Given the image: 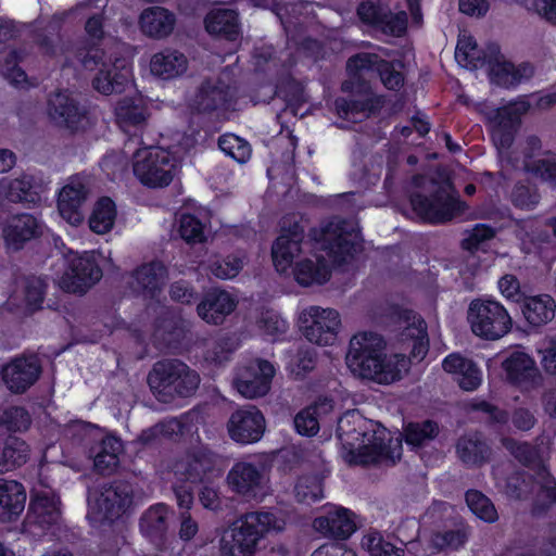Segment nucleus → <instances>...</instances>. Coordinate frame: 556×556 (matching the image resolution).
<instances>
[{
    "label": "nucleus",
    "mask_w": 556,
    "mask_h": 556,
    "mask_svg": "<svg viewBox=\"0 0 556 556\" xmlns=\"http://www.w3.org/2000/svg\"><path fill=\"white\" fill-rule=\"evenodd\" d=\"M84 29L86 36L79 41L76 58L86 70H99L92 78L93 89L104 96L123 93L131 80L132 66L124 56L106 58L102 48L106 36L104 13L91 14Z\"/></svg>",
    "instance_id": "nucleus-1"
},
{
    "label": "nucleus",
    "mask_w": 556,
    "mask_h": 556,
    "mask_svg": "<svg viewBox=\"0 0 556 556\" xmlns=\"http://www.w3.org/2000/svg\"><path fill=\"white\" fill-rule=\"evenodd\" d=\"M396 357L387 355L382 336L364 331L350 340L345 362L354 376L388 384L402 377Z\"/></svg>",
    "instance_id": "nucleus-2"
},
{
    "label": "nucleus",
    "mask_w": 556,
    "mask_h": 556,
    "mask_svg": "<svg viewBox=\"0 0 556 556\" xmlns=\"http://www.w3.org/2000/svg\"><path fill=\"white\" fill-rule=\"evenodd\" d=\"M199 383V374L176 358L157 361L148 375V384L152 393L163 403L193 395Z\"/></svg>",
    "instance_id": "nucleus-3"
},
{
    "label": "nucleus",
    "mask_w": 556,
    "mask_h": 556,
    "mask_svg": "<svg viewBox=\"0 0 556 556\" xmlns=\"http://www.w3.org/2000/svg\"><path fill=\"white\" fill-rule=\"evenodd\" d=\"M277 518L271 511L244 514L220 540L222 556H254L258 541L276 529Z\"/></svg>",
    "instance_id": "nucleus-4"
},
{
    "label": "nucleus",
    "mask_w": 556,
    "mask_h": 556,
    "mask_svg": "<svg viewBox=\"0 0 556 556\" xmlns=\"http://www.w3.org/2000/svg\"><path fill=\"white\" fill-rule=\"evenodd\" d=\"M413 212L425 223L432 225L444 224L464 213L466 203L454 191L453 185L437 184L428 194L413 192L409 195Z\"/></svg>",
    "instance_id": "nucleus-5"
},
{
    "label": "nucleus",
    "mask_w": 556,
    "mask_h": 556,
    "mask_svg": "<svg viewBox=\"0 0 556 556\" xmlns=\"http://www.w3.org/2000/svg\"><path fill=\"white\" fill-rule=\"evenodd\" d=\"M467 319L472 333L488 341L503 338L513 328V318L506 307L491 298L473 299L468 306Z\"/></svg>",
    "instance_id": "nucleus-6"
},
{
    "label": "nucleus",
    "mask_w": 556,
    "mask_h": 556,
    "mask_svg": "<svg viewBox=\"0 0 556 556\" xmlns=\"http://www.w3.org/2000/svg\"><path fill=\"white\" fill-rule=\"evenodd\" d=\"M177 166V159L169 150L150 147L135 154L132 172L143 186L163 188L173 181Z\"/></svg>",
    "instance_id": "nucleus-7"
},
{
    "label": "nucleus",
    "mask_w": 556,
    "mask_h": 556,
    "mask_svg": "<svg viewBox=\"0 0 556 556\" xmlns=\"http://www.w3.org/2000/svg\"><path fill=\"white\" fill-rule=\"evenodd\" d=\"M228 489L245 501L261 502L269 488V469L262 462L238 460L226 476Z\"/></svg>",
    "instance_id": "nucleus-8"
},
{
    "label": "nucleus",
    "mask_w": 556,
    "mask_h": 556,
    "mask_svg": "<svg viewBox=\"0 0 556 556\" xmlns=\"http://www.w3.org/2000/svg\"><path fill=\"white\" fill-rule=\"evenodd\" d=\"M223 470V456L205 444L188 447L176 463V472L191 483H208L220 477Z\"/></svg>",
    "instance_id": "nucleus-9"
},
{
    "label": "nucleus",
    "mask_w": 556,
    "mask_h": 556,
    "mask_svg": "<svg viewBox=\"0 0 556 556\" xmlns=\"http://www.w3.org/2000/svg\"><path fill=\"white\" fill-rule=\"evenodd\" d=\"M134 489L126 480H113L103 485L96 506L89 516L101 525H112L119 519L132 504Z\"/></svg>",
    "instance_id": "nucleus-10"
},
{
    "label": "nucleus",
    "mask_w": 556,
    "mask_h": 556,
    "mask_svg": "<svg viewBox=\"0 0 556 556\" xmlns=\"http://www.w3.org/2000/svg\"><path fill=\"white\" fill-rule=\"evenodd\" d=\"M504 381L520 392H530L542 386L543 378L535 359L525 351L509 352L501 363Z\"/></svg>",
    "instance_id": "nucleus-11"
},
{
    "label": "nucleus",
    "mask_w": 556,
    "mask_h": 556,
    "mask_svg": "<svg viewBox=\"0 0 556 556\" xmlns=\"http://www.w3.org/2000/svg\"><path fill=\"white\" fill-rule=\"evenodd\" d=\"M61 519L60 500L46 492L31 494L23 530L33 535L42 536L54 533Z\"/></svg>",
    "instance_id": "nucleus-12"
},
{
    "label": "nucleus",
    "mask_w": 556,
    "mask_h": 556,
    "mask_svg": "<svg viewBox=\"0 0 556 556\" xmlns=\"http://www.w3.org/2000/svg\"><path fill=\"white\" fill-rule=\"evenodd\" d=\"M300 320L303 334L311 343L327 346L336 342L341 326L337 309L311 306Z\"/></svg>",
    "instance_id": "nucleus-13"
},
{
    "label": "nucleus",
    "mask_w": 556,
    "mask_h": 556,
    "mask_svg": "<svg viewBox=\"0 0 556 556\" xmlns=\"http://www.w3.org/2000/svg\"><path fill=\"white\" fill-rule=\"evenodd\" d=\"M275 371V367L267 359L250 361L237 368L233 386L247 399L262 397L269 392Z\"/></svg>",
    "instance_id": "nucleus-14"
},
{
    "label": "nucleus",
    "mask_w": 556,
    "mask_h": 556,
    "mask_svg": "<svg viewBox=\"0 0 556 556\" xmlns=\"http://www.w3.org/2000/svg\"><path fill=\"white\" fill-rule=\"evenodd\" d=\"M71 254L66 257L67 266L61 278V287L66 292L84 294L101 280L103 273L92 255Z\"/></svg>",
    "instance_id": "nucleus-15"
},
{
    "label": "nucleus",
    "mask_w": 556,
    "mask_h": 556,
    "mask_svg": "<svg viewBox=\"0 0 556 556\" xmlns=\"http://www.w3.org/2000/svg\"><path fill=\"white\" fill-rule=\"evenodd\" d=\"M305 230L298 220L285 217L281 223L279 236L271 245V258L275 269L287 273L293 265L294 257L302 251Z\"/></svg>",
    "instance_id": "nucleus-16"
},
{
    "label": "nucleus",
    "mask_w": 556,
    "mask_h": 556,
    "mask_svg": "<svg viewBox=\"0 0 556 556\" xmlns=\"http://www.w3.org/2000/svg\"><path fill=\"white\" fill-rule=\"evenodd\" d=\"M482 66H488L491 83L503 88L518 86L523 78H531L534 70L529 62L516 66L510 61L501 60L500 48L495 45L489 46L488 53H483Z\"/></svg>",
    "instance_id": "nucleus-17"
},
{
    "label": "nucleus",
    "mask_w": 556,
    "mask_h": 556,
    "mask_svg": "<svg viewBox=\"0 0 556 556\" xmlns=\"http://www.w3.org/2000/svg\"><path fill=\"white\" fill-rule=\"evenodd\" d=\"M265 429V417L254 405L236 409L227 421L229 438L241 445L258 442L263 438Z\"/></svg>",
    "instance_id": "nucleus-18"
},
{
    "label": "nucleus",
    "mask_w": 556,
    "mask_h": 556,
    "mask_svg": "<svg viewBox=\"0 0 556 556\" xmlns=\"http://www.w3.org/2000/svg\"><path fill=\"white\" fill-rule=\"evenodd\" d=\"M42 233V222L30 213L11 215L2 225L4 245L13 252L23 250L28 242L39 239Z\"/></svg>",
    "instance_id": "nucleus-19"
},
{
    "label": "nucleus",
    "mask_w": 556,
    "mask_h": 556,
    "mask_svg": "<svg viewBox=\"0 0 556 556\" xmlns=\"http://www.w3.org/2000/svg\"><path fill=\"white\" fill-rule=\"evenodd\" d=\"M41 372L37 356L21 355L3 365L1 377L11 393L23 394L38 381Z\"/></svg>",
    "instance_id": "nucleus-20"
},
{
    "label": "nucleus",
    "mask_w": 556,
    "mask_h": 556,
    "mask_svg": "<svg viewBox=\"0 0 556 556\" xmlns=\"http://www.w3.org/2000/svg\"><path fill=\"white\" fill-rule=\"evenodd\" d=\"M236 102L235 90L222 79H204L194 98V108L200 113L229 111Z\"/></svg>",
    "instance_id": "nucleus-21"
},
{
    "label": "nucleus",
    "mask_w": 556,
    "mask_h": 556,
    "mask_svg": "<svg viewBox=\"0 0 556 556\" xmlns=\"http://www.w3.org/2000/svg\"><path fill=\"white\" fill-rule=\"evenodd\" d=\"M526 110L525 104H522V109H519L515 103H509L497 108L493 116L489 118L490 135L497 148L509 149L513 146L521 123V114Z\"/></svg>",
    "instance_id": "nucleus-22"
},
{
    "label": "nucleus",
    "mask_w": 556,
    "mask_h": 556,
    "mask_svg": "<svg viewBox=\"0 0 556 556\" xmlns=\"http://www.w3.org/2000/svg\"><path fill=\"white\" fill-rule=\"evenodd\" d=\"M346 226L344 219L330 220L320 229H312L311 236L329 256L344 258L353 250V242L349 238L350 232Z\"/></svg>",
    "instance_id": "nucleus-23"
},
{
    "label": "nucleus",
    "mask_w": 556,
    "mask_h": 556,
    "mask_svg": "<svg viewBox=\"0 0 556 556\" xmlns=\"http://www.w3.org/2000/svg\"><path fill=\"white\" fill-rule=\"evenodd\" d=\"M355 518L351 509L338 506L316 517L313 527L326 538L345 541L357 530Z\"/></svg>",
    "instance_id": "nucleus-24"
},
{
    "label": "nucleus",
    "mask_w": 556,
    "mask_h": 556,
    "mask_svg": "<svg viewBox=\"0 0 556 556\" xmlns=\"http://www.w3.org/2000/svg\"><path fill=\"white\" fill-rule=\"evenodd\" d=\"M238 301L226 290L211 289L197 305L201 319L211 325H222L237 307Z\"/></svg>",
    "instance_id": "nucleus-25"
},
{
    "label": "nucleus",
    "mask_w": 556,
    "mask_h": 556,
    "mask_svg": "<svg viewBox=\"0 0 556 556\" xmlns=\"http://www.w3.org/2000/svg\"><path fill=\"white\" fill-rule=\"evenodd\" d=\"M521 316L530 328H540L551 323L556 314V301L548 293H527L518 305Z\"/></svg>",
    "instance_id": "nucleus-26"
},
{
    "label": "nucleus",
    "mask_w": 556,
    "mask_h": 556,
    "mask_svg": "<svg viewBox=\"0 0 556 556\" xmlns=\"http://www.w3.org/2000/svg\"><path fill=\"white\" fill-rule=\"evenodd\" d=\"M48 112L51 119L60 127L73 132L77 131L85 118V112L79 103L70 94L63 91L55 92L48 100Z\"/></svg>",
    "instance_id": "nucleus-27"
},
{
    "label": "nucleus",
    "mask_w": 556,
    "mask_h": 556,
    "mask_svg": "<svg viewBox=\"0 0 556 556\" xmlns=\"http://www.w3.org/2000/svg\"><path fill=\"white\" fill-rule=\"evenodd\" d=\"M169 508L163 503L151 506L141 516L140 532L159 551H164L167 543Z\"/></svg>",
    "instance_id": "nucleus-28"
},
{
    "label": "nucleus",
    "mask_w": 556,
    "mask_h": 556,
    "mask_svg": "<svg viewBox=\"0 0 556 556\" xmlns=\"http://www.w3.org/2000/svg\"><path fill=\"white\" fill-rule=\"evenodd\" d=\"M0 193L12 203H23L28 207L39 205L41 202L40 186L31 175H22L20 178L0 179Z\"/></svg>",
    "instance_id": "nucleus-29"
},
{
    "label": "nucleus",
    "mask_w": 556,
    "mask_h": 556,
    "mask_svg": "<svg viewBox=\"0 0 556 556\" xmlns=\"http://www.w3.org/2000/svg\"><path fill=\"white\" fill-rule=\"evenodd\" d=\"M204 28L214 38L236 41L241 33L239 13L233 9H213L204 17Z\"/></svg>",
    "instance_id": "nucleus-30"
},
{
    "label": "nucleus",
    "mask_w": 556,
    "mask_h": 556,
    "mask_svg": "<svg viewBox=\"0 0 556 556\" xmlns=\"http://www.w3.org/2000/svg\"><path fill=\"white\" fill-rule=\"evenodd\" d=\"M88 189L81 182L64 186L58 198V208L61 216L71 225L78 226L84 222L83 204Z\"/></svg>",
    "instance_id": "nucleus-31"
},
{
    "label": "nucleus",
    "mask_w": 556,
    "mask_h": 556,
    "mask_svg": "<svg viewBox=\"0 0 556 556\" xmlns=\"http://www.w3.org/2000/svg\"><path fill=\"white\" fill-rule=\"evenodd\" d=\"M141 31L154 39L168 37L176 25V15L163 7H150L144 9L139 17Z\"/></svg>",
    "instance_id": "nucleus-32"
},
{
    "label": "nucleus",
    "mask_w": 556,
    "mask_h": 556,
    "mask_svg": "<svg viewBox=\"0 0 556 556\" xmlns=\"http://www.w3.org/2000/svg\"><path fill=\"white\" fill-rule=\"evenodd\" d=\"M26 490L15 480L0 479V520L12 522L17 520L25 509Z\"/></svg>",
    "instance_id": "nucleus-33"
},
{
    "label": "nucleus",
    "mask_w": 556,
    "mask_h": 556,
    "mask_svg": "<svg viewBox=\"0 0 556 556\" xmlns=\"http://www.w3.org/2000/svg\"><path fill=\"white\" fill-rule=\"evenodd\" d=\"M456 452L466 466H481L489 462L492 455V448L481 432L459 438Z\"/></svg>",
    "instance_id": "nucleus-34"
},
{
    "label": "nucleus",
    "mask_w": 556,
    "mask_h": 556,
    "mask_svg": "<svg viewBox=\"0 0 556 556\" xmlns=\"http://www.w3.org/2000/svg\"><path fill=\"white\" fill-rule=\"evenodd\" d=\"M187 65L188 60L184 53L177 50L165 49L151 58L150 70L156 77L172 79L184 74Z\"/></svg>",
    "instance_id": "nucleus-35"
},
{
    "label": "nucleus",
    "mask_w": 556,
    "mask_h": 556,
    "mask_svg": "<svg viewBox=\"0 0 556 556\" xmlns=\"http://www.w3.org/2000/svg\"><path fill=\"white\" fill-rule=\"evenodd\" d=\"M502 446L522 466L538 469L539 472L547 468L542 459L539 446L529 442H521L511 437L501 439Z\"/></svg>",
    "instance_id": "nucleus-36"
},
{
    "label": "nucleus",
    "mask_w": 556,
    "mask_h": 556,
    "mask_svg": "<svg viewBox=\"0 0 556 556\" xmlns=\"http://www.w3.org/2000/svg\"><path fill=\"white\" fill-rule=\"evenodd\" d=\"M29 456V445L25 440L8 434L0 448V473L12 471L26 464Z\"/></svg>",
    "instance_id": "nucleus-37"
},
{
    "label": "nucleus",
    "mask_w": 556,
    "mask_h": 556,
    "mask_svg": "<svg viewBox=\"0 0 556 556\" xmlns=\"http://www.w3.org/2000/svg\"><path fill=\"white\" fill-rule=\"evenodd\" d=\"M166 273L167 269L162 262L152 261L139 266L135 270L134 277L143 293L149 299H155L162 290Z\"/></svg>",
    "instance_id": "nucleus-38"
},
{
    "label": "nucleus",
    "mask_w": 556,
    "mask_h": 556,
    "mask_svg": "<svg viewBox=\"0 0 556 556\" xmlns=\"http://www.w3.org/2000/svg\"><path fill=\"white\" fill-rule=\"evenodd\" d=\"M292 273L294 280L302 287L324 285L331 275L324 257H319L317 262L309 258L301 260L295 263Z\"/></svg>",
    "instance_id": "nucleus-39"
},
{
    "label": "nucleus",
    "mask_w": 556,
    "mask_h": 556,
    "mask_svg": "<svg viewBox=\"0 0 556 556\" xmlns=\"http://www.w3.org/2000/svg\"><path fill=\"white\" fill-rule=\"evenodd\" d=\"M541 482L530 507L531 516L541 518L546 516L556 505V479L547 468L539 472Z\"/></svg>",
    "instance_id": "nucleus-40"
},
{
    "label": "nucleus",
    "mask_w": 556,
    "mask_h": 556,
    "mask_svg": "<svg viewBox=\"0 0 556 556\" xmlns=\"http://www.w3.org/2000/svg\"><path fill=\"white\" fill-rule=\"evenodd\" d=\"M115 116L119 127L127 132L131 127L141 130L147 125L149 114L143 105L135 103L131 99H124L118 102Z\"/></svg>",
    "instance_id": "nucleus-41"
},
{
    "label": "nucleus",
    "mask_w": 556,
    "mask_h": 556,
    "mask_svg": "<svg viewBox=\"0 0 556 556\" xmlns=\"http://www.w3.org/2000/svg\"><path fill=\"white\" fill-rule=\"evenodd\" d=\"M403 439L412 448L422 447L439 434V426L435 421H408L403 424Z\"/></svg>",
    "instance_id": "nucleus-42"
},
{
    "label": "nucleus",
    "mask_w": 556,
    "mask_h": 556,
    "mask_svg": "<svg viewBox=\"0 0 556 556\" xmlns=\"http://www.w3.org/2000/svg\"><path fill=\"white\" fill-rule=\"evenodd\" d=\"M116 214L115 202L110 197H101L89 217L90 229L99 235L109 232L114 226Z\"/></svg>",
    "instance_id": "nucleus-43"
},
{
    "label": "nucleus",
    "mask_w": 556,
    "mask_h": 556,
    "mask_svg": "<svg viewBox=\"0 0 556 556\" xmlns=\"http://www.w3.org/2000/svg\"><path fill=\"white\" fill-rule=\"evenodd\" d=\"M275 92L292 110H300L307 102L305 86L291 74L278 79Z\"/></svg>",
    "instance_id": "nucleus-44"
},
{
    "label": "nucleus",
    "mask_w": 556,
    "mask_h": 556,
    "mask_svg": "<svg viewBox=\"0 0 556 556\" xmlns=\"http://www.w3.org/2000/svg\"><path fill=\"white\" fill-rule=\"evenodd\" d=\"M323 478L317 473L300 476L294 485V495L299 503L311 505L324 497Z\"/></svg>",
    "instance_id": "nucleus-45"
},
{
    "label": "nucleus",
    "mask_w": 556,
    "mask_h": 556,
    "mask_svg": "<svg viewBox=\"0 0 556 556\" xmlns=\"http://www.w3.org/2000/svg\"><path fill=\"white\" fill-rule=\"evenodd\" d=\"M31 425V417L25 407L11 405L0 408V431L14 435L25 432Z\"/></svg>",
    "instance_id": "nucleus-46"
},
{
    "label": "nucleus",
    "mask_w": 556,
    "mask_h": 556,
    "mask_svg": "<svg viewBox=\"0 0 556 556\" xmlns=\"http://www.w3.org/2000/svg\"><path fill=\"white\" fill-rule=\"evenodd\" d=\"M308 7H312V3L303 0L289 2L274 0V12L279 17L286 31H289L292 26L296 27L301 24L300 16L304 14Z\"/></svg>",
    "instance_id": "nucleus-47"
},
{
    "label": "nucleus",
    "mask_w": 556,
    "mask_h": 556,
    "mask_svg": "<svg viewBox=\"0 0 556 556\" xmlns=\"http://www.w3.org/2000/svg\"><path fill=\"white\" fill-rule=\"evenodd\" d=\"M362 546L370 556H405L404 543L394 545L378 531H370L362 539Z\"/></svg>",
    "instance_id": "nucleus-48"
},
{
    "label": "nucleus",
    "mask_w": 556,
    "mask_h": 556,
    "mask_svg": "<svg viewBox=\"0 0 556 556\" xmlns=\"http://www.w3.org/2000/svg\"><path fill=\"white\" fill-rule=\"evenodd\" d=\"M465 501L470 511L479 519L489 523L497 520V511L494 504L481 491L468 490L465 493Z\"/></svg>",
    "instance_id": "nucleus-49"
},
{
    "label": "nucleus",
    "mask_w": 556,
    "mask_h": 556,
    "mask_svg": "<svg viewBox=\"0 0 556 556\" xmlns=\"http://www.w3.org/2000/svg\"><path fill=\"white\" fill-rule=\"evenodd\" d=\"M218 148L226 155L238 162L239 164L247 163L251 157L250 143L233 134H224L218 138Z\"/></svg>",
    "instance_id": "nucleus-50"
},
{
    "label": "nucleus",
    "mask_w": 556,
    "mask_h": 556,
    "mask_svg": "<svg viewBox=\"0 0 556 556\" xmlns=\"http://www.w3.org/2000/svg\"><path fill=\"white\" fill-rule=\"evenodd\" d=\"M511 204L519 210L532 211L541 201L539 188L529 181H518L510 193Z\"/></svg>",
    "instance_id": "nucleus-51"
},
{
    "label": "nucleus",
    "mask_w": 556,
    "mask_h": 556,
    "mask_svg": "<svg viewBox=\"0 0 556 556\" xmlns=\"http://www.w3.org/2000/svg\"><path fill=\"white\" fill-rule=\"evenodd\" d=\"M399 317L406 324L400 332V340L402 342H413L419 337L428 333L425 319L415 311L404 308L399 313Z\"/></svg>",
    "instance_id": "nucleus-52"
},
{
    "label": "nucleus",
    "mask_w": 556,
    "mask_h": 556,
    "mask_svg": "<svg viewBox=\"0 0 556 556\" xmlns=\"http://www.w3.org/2000/svg\"><path fill=\"white\" fill-rule=\"evenodd\" d=\"M317 364V353L312 348H300L289 363L291 375L295 379H304L314 370Z\"/></svg>",
    "instance_id": "nucleus-53"
},
{
    "label": "nucleus",
    "mask_w": 556,
    "mask_h": 556,
    "mask_svg": "<svg viewBox=\"0 0 556 556\" xmlns=\"http://www.w3.org/2000/svg\"><path fill=\"white\" fill-rule=\"evenodd\" d=\"M547 159H538L526 163V170L540 178L542 181L556 186V154L552 151L544 152Z\"/></svg>",
    "instance_id": "nucleus-54"
},
{
    "label": "nucleus",
    "mask_w": 556,
    "mask_h": 556,
    "mask_svg": "<svg viewBox=\"0 0 556 556\" xmlns=\"http://www.w3.org/2000/svg\"><path fill=\"white\" fill-rule=\"evenodd\" d=\"M408 17L406 12L400 11L392 13L391 10H387L381 18V22L376 26L375 30L380 31L383 35L392 37H402L407 31Z\"/></svg>",
    "instance_id": "nucleus-55"
},
{
    "label": "nucleus",
    "mask_w": 556,
    "mask_h": 556,
    "mask_svg": "<svg viewBox=\"0 0 556 556\" xmlns=\"http://www.w3.org/2000/svg\"><path fill=\"white\" fill-rule=\"evenodd\" d=\"M205 225L193 214H182L179 220V235L187 243H202L205 241Z\"/></svg>",
    "instance_id": "nucleus-56"
},
{
    "label": "nucleus",
    "mask_w": 556,
    "mask_h": 556,
    "mask_svg": "<svg viewBox=\"0 0 556 556\" xmlns=\"http://www.w3.org/2000/svg\"><path fill=\"white\" fill-rule=\"evenodd\" d=\"M381 58L376 53L359 52L350 56L346 61L349 76L362 75L364 71H376Z\"/></svg>",
    "instance_id": "nucleus-57"
},
{
    "label": "nucleus",
    "mask_w": 556,
    "mask_h": 556,
    "mask_svg": "<svg viewBox=\"0 0 556 556\" xmlns=\"http://www.w3.org/2000/svg\"><path fill=\"white\" fill-rule=\"evenodd\" d=\"M388 8L383 7L378 1L365 0L357 5L356 13L363 24L375 29L381 22Z\"/></svg>",
    "instance_id": "nucleus-58"
},
{
    "label": "nucleus",
    "mask_w": 556,
    "mask_h": 556,
    "mask_svg": "<svg viewBox=\"0 0 556 556\" xmlns=\"http://www.w3.org/2000/svg\"><path fill=\"white\" fill-rule=\"evenodd\" d=\"M377 72L384 87L389 90H399L404 85V75L396 70L391 61L381 59Z\"/></svg>",
    "instance_id": "nucleus-59"
},
{
    "label": "nucleus",
    "mask_w": 556,
    "mask_h": 556,
    "mask_svg": "<svg viewBox=\"0 0 556 556\" xmlns=\"http://www.w3.org/2000/svg\"><path fill=\"white\" fill-rule=\"evenodd\" d=\"M46 287V283L40 278L27 279L24 294L26 305L30 311L35 312L42 307Z\"/></svg>",
    "instance_id": "nucleus-60"
},
{
    "label": "nucleus",
    "mask_w": 556,
    "mask_h": 556,
    "mask_svg": "<svg viewBox=\"0 0 556 556\" xmlns=\"http://www.w3.org/2000/svg\"><path fill=\"white\" fill-rule=\"evenodd\" d=\"M498 288L502 295L509 302L520 304L521 298L527 295V291L521 289L520 281L515 275L506 274L498 280Z\"/></svg>",
    "instance_id": "nucleus-61"
},
{
    "label": "nucleus",
    "mask_w": 556,
    "mask_h": 556,
    "mask_svg": "<svg viewBox=\"0 0 556 556\" xmlns=\"http://www.w3.org/2000/svg\"><path fill=\"white\" fill-rule=\"evenodd\" d=\"M457 376V383L464 391H475L482 382V371L471 359Z\"/></svg>",
    "instance_id": "nucleus-62"
},
{
    "label": "nucleus",
    "mask_w": 556,
    "mask_h": 556,
    "mask_svg": "<svg viewBox=\"0 0 556 556\" xmlns=\"http://www.w3.org/2000/svg\"><path fill=\"white\" fill-rule=\"evenodd\" d=\"M483 53H488V51L479 49L472 37H468L466 41H459L456 47V56H463V60L475 68L481 67Z\"/></svg>",
    "instance_id": "nucleus-63"
},
{
    "label": "nucleus",
    "mask_w": 556,
    "mask_h": 556,
    "mask_svg": "<svg viewBox=\"0 0 556 556\" xmlns=\"http://www.w3.org/2000/svg\"><path fill=\"white\" fill-rule=\"evenodd\" d=\"M242 269V261L233 255H228L212 265V274L219 279L235 278Z\"/></svg>",
    "instance_id": "nucleus-64"
}]
</instances>
